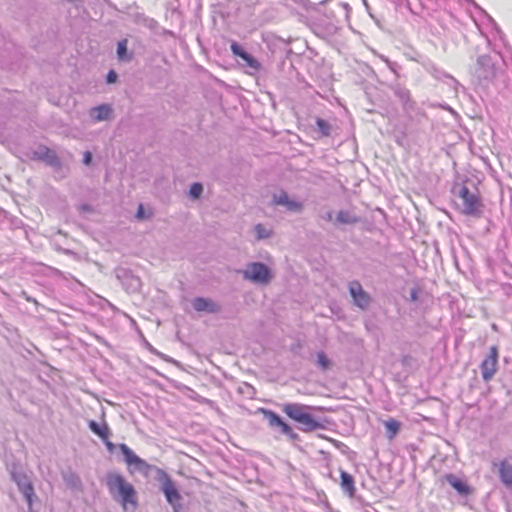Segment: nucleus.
Masks as SVG:
<instances>
[{"mask_svg":"<svg viewBox=\"0 0 512 512\" xmlns=\"http://www.w3.org/2000/svg\"><path fill=\"white\" fill-rule=\"evenodd\" d=\"M272 203L276 206H283L288 211L300 213L303 210V203L289 198L287 192L280 190L272 196Z\"/></svg>","mask_w":512,"mask_h":512,"instance_id":"obj_9","label":"nucleus"},{"mask_svg":"<svg viewBox=\"0 0 512 512\" xmlns=\"http://www.w3.org/2000/svg\"><path fill=\"white\" fill-rule=\"evenodd\" d=\"M127 39H122L117 44V56L119 60L129 61L131 60V56L127 53Z\"/></svg>","mask_w":512,"mask_h":512,"instance_id":"obj_24","label":"nucleus"},{"mask_svg":"<svg viewBox=\"0 0 512 512\" xmlns=\"http://www.w3.org/2000/svg\"><path fill=\"white\" fill-rule=\"evenodd\" d=\"M92 162V154L90 151H85L84 152V157H83V163L85 165H90Z\"/></svg>","mask_w":512,"mask_h":512,"instance_id":"obj_33","label":"nucleus"},{"mask_svg":"<svg viewBox=\"0 0 512 512\" xmlns=\"http://www.w3.org/2000/svg\"><path fill=\"white\" fill-rule=\"evenodd\" d=\"M63 480L66 486L73 490H80L82 486L81 479L77 474L72 471H67L63 473Z\"/></svg>","mask_w":512,"mask_h":512,"instance_id":"obj_21","label":"nucleus"},{"mask_svg":"<svg viewBox=\"0 0 512 512\" xmlns=\"http://www.w3.org/2000/svg\"><path fill=\"white\" fill-rule=\"evenodd\" d=\"M311 406L299 403H287L283 405V412L294 421L300 424L303 431H314L322 428L323 425L311 413Z\"/></svg>","mask_w":512,"mask_h":512,"instance_id":"obj_1","label":"nucleus"},{"mask_svg":"<svg viewBox=\"0 0 512 512\" xmlns=\"http://www.w3.org/2000/svg\"><path fill=\"white\" fill-rule=\"evenodd\" d=\"M34 156H35V158L45 162L47 165L51 166L52 168H55V169L62 168V161L58 157L57 153L54 150H52L46 146H43V145L39 146L34 151Z\"/></svg>","mask_w":512,"mask_h":512,"instance_id":"obj_11","label":"nucleus"},{"mask_svg":"<svg viewBox=\"0 0 512 512\" xmlns=\"http://www.w3.org/2000/svg\"><path fill=\"white\" fill-rule=\"evenodd\" d=\"M193 308L198 312L218 313L221 306L209 298L196 297L192 301Z\"/></svg>","mask_w":512,"mask_h":512,"instance_id":"obj_14","label":"nucleus"},{"mask_svg":"<svg viewBox=\"0 0 512 512\" xmlns=\"http://www.w3.org/2000/svg\"><path fill=\"white\" fill-rule=\"evenodd\" d=\"M203 192V186L201 183H193L191 186H190V190H189V195L194 198V199H197L201 196Z\"/></svg>","mask_w":512,"mask_h":512,"instance_id":"obj_30","label":"nucleus"},{"mask_svg":"<svg viewBox=\"0 0 512 512\" xmlns=\"http://www.w3.org/2000/svg\"><path fill=\"white\" fill-rule=\"evenodd\" d=\"M119 449L124 456L125 462L129 466H134L137 471L145 472L150 468V465L140 457H138L126 444H119Z\"/></svg>","mask_w":512,"mask_h":512,"instance_id":"obj_10","label":"nucleus"},{"mask_svg":"<svg viewBox=\"0 0 512 512\" xmlns=\"http://www.w3.org/2000/svg\"><path fill=\"white\" fill-rule=\"evenodd\" d=\"M459 197L462 199V211L464 214L470 216H479L481 214L482 204L480 199L478 195L471 192L468 187H461Z\"/></svg>","mask_w":512,"mask_h":512,"instance_id":"obj_6","label":"nucleus"},{"mask_svg":"<svg viewBox=\"0 0 512 512\" xmlns=\"http://www.w3.org/2000/svg\"><path fill=\"white\" fill-rule=\"evenodd\" d=\"M359 221L360 217L348 210H340L336 216V223L339 224H356Z\"/></svg>","mask_w":512,"mask_h":512,"instance_id":"obj_20","label":"nucleus"},{"mask_svg":"<svg viewBox=\"0 0 512 512\" xmlns=\"http://www.w3.org/2000/svg\"><path fill=\"white\" fill-rule=\"evenodd\" d=\"M321 218L326 221H332L333 219V212L331 210H327L324 213L321 214Z\"/></svg>","mask_w":512,"mask_h":512,"instance_id":"obj_34","label":"nucleus"},{"mask_svg":"<svg viewBox=\"0 0 512 512\" xmlns=\"http://www.w3.org/2000/svg\"><path fill=\"white\" fill-rule=\"evenodd\" d=\"M241 59L246 63L248 67H250L254 71H258L260 69L261 65L259 61L252 55H250L248 52Z\"/></svg>","mask_w":512,"mask_h":512,"instance_id":"obj_29","label":"nucleus"},{"mask_svg":"<svg viewBox=\"0 0 512 512\" xmlns=\"http://www.w3.org/2000/svg\"><path fill=\"white\" fill-rule=\"evenodd\" d=\"M143 216H144V209H143V206L140 204L138 207L137 213H136V218L142 219Z\"/></svg>","mask_w":512,"mask_h":512,"instance_id":"obj_38","label":"nucleus"},{"mask_svg":"<svg viewBox=\"0 0 512 512\" xmlns=\"http://www.w3.org/2000/svg\"><path fill=\"white\" fill-rule=\"evenodd\" d=\"M240 273L245 280L260 285H267L273 278L272 270L262 262H250Z\"/></svg>","mask_w":512,"mask_h":512,"instance_id":"obj_3","label":"nucleus"},{"mask_svg":"<svg viewBox=\"0 0 512 512\" xmlns=\"http://www.w3.org/2000/svg\"><path fill=\"white\" fill-rule=\"evenodd\" d=\"M477 65L479 69L477 70L478 76L484 79H487L494 74V66L491 60V57L488 55H481L477 59Z\"/></svg>","mask_w":512,"mask_h":512,"instance_id":"obj_16","label":"nucleus"},{"mask_svg":"<svg viewBox=\"0 0 512 512\" xmlns=\"http://www.w3.org/2000/svg\"><path fill=\"white\" fill-rule=\"evenodd\" d=\"M88 426H89L90 430L94 434H96L98 437H100L102 440H106V438H109L110 429L106 422L99 424L94 420H89Z\"/></svg>","mask_w":512,"mask_h":512,"instance_id":"obj_19","label":"nucleus"},{"mask_svg":"<svg viewBox=\"0 0 512 512\" xmlns=\"http://www.w3.org/2000/svg\"><path fill=\"white\" fill-rule=\"evenodd\" d=\"M254 231L256 233L257 240L267 239L272 235V230L268 229L265 225L261 223L255 225Z\"/></svg>","mask_w":512,"mask_h":512,"instance_id":"obj_25","label":"nucleus"},{"mask_svg":"<svg viewBox=\"0 0 512 512\" xmlns=\"http://www.w3.org/2000/svg\"><path fill=\"white\" fill-rule=\"evenodd\" d=\"M384 425L387 429L389 438H393L398 433L400 428V423L392 418L385 421Z\"/></svg>","mask_w":512,"mask_h":512,"instance_id":"obj_27","label":"nucleus"},{"mask_svg":"<svg viewBox=\"0 0 512 512\" xmlns=\"http://www.w3.org/2000/svg\"><path fill=\"white\" fill-rule=\"evenodd\" d=\"M316 126L322 136H329L331 133V125L322 118L316 119Z\"/></svg>","mask_w":512,"mask_h":512,"instance_id":"obj_28","label":"nucleus"},{"mask_svg":"<svg viewBox=\"0 0 512 512\" xmlns=\"http://www.w3.org/2000/svg\"><path fill=\"white\" fill-rule=\"evenodd\" d=\"M499 476L506 486H512V460L505 459L500 462Z\"/></svg>","mask_w":512,"mask_h":512,"instance_id":"obj_18","label":"nucleus"},{"mask_svg":"<svg viewBox=\"0 0 512 512\" xmlns=\"http://www.w3.org/2000/svg\"><path fill=\"white\" fill-rule=\"evenodd\" d=\"M418 292L419 290L417 288H412L410 290V300L415 302L418 300Z\"/></svg>","mask_w":512,"mask_h":512,"instance_id":"obj_35","label":"nucleus"},{"mask_svg":"<svg viewBox=\"0 0 512 512\" xmlns=\"http://www.w3.org/2000/svg\"><path fill=\"white\" fill-rule=\"evenodd\" d=\"M394 95L400 100L403 106V110L406 114H409L411 111H413L416 107V104L414 101L411 100L410 91L402 87L400 85H397L393 87Z\"/></svg>","mask_w":512,"mask_h":512,"instance_id":"obj_13","label":"nucleus"},{"mask_svg":"<svg viewBox=\"0 0 512 512\" xmlns=\"http://www.w3.org/2000/svg\"><path fill=\"white\" fill-rule=\"evenodd\" d=\"M106 485L113 498L120 500L123 505L136 504L135 489L122 475L118 473L107 474Z\"/></svg>","mask_w":512,"mask_h":512,"instance_id":"obj_2","label":"nucleus"},{"mask_svg":"<svg viewBox=\"0 0 512 512\" xmlns=\"http://www.w3.org/2000/svg\"><path fill=\"white\" fill-rule=\"evenodd\" d=\"M316 364L321 370L326 371L330 368L331 361L323 351H320L317 353Z\"/></svg>","mask_w":512,"mask_h":512,"instance_id":"obj_26","label":"nucleus"},{"mask_svg":"<svg viewBox=\"0 0 512 512\" xmlns=\"http://www.w3.org/2000/svg\"><path fill=\"white\" fill-rule=\"evenodd\" d=\"M230 49L235 56L240 58H242L247 53L236 41H232Z\"/></svg>","mask_w":512,"mask_h":512,"instance_id":"obj_31","label":"nucleus"},{"mask_svg":"<svg viewBox=\"0 0 512 512\" xmlns=\"http://www.w3.org/2000/svg\"><path fill=\"white\" fill-rule=\"evenodd\" d=\"M280 429H281V432L284 435H286L287 433H291L292 428L287 423L283 422L282 425L280 426Z\"/></svg>","mask_w":512,"mask_h":512,"instance_id":"obj_36","label":"nucleus"},{"mask_svg":"<svg viewBox=\"0 0 512 512\" xmlns=\"http://www.w3.org/2000/svg\"><path fill=\"white\" fill-rule=\"evenodd\" d=\"M349 292L353 298V302L361 309H366L371 303L370 295L363 289L358 281H351L349 283Z\"/></svg>","mask_w":512,"mask_h":512,"instance_id":"obj_8","label":"nucleus"},{"mask_svg":"<svg viewBox=\"0 0 512 512\" xmlns=\"http://www.w3.org/2000/svg\"><path fill=\"white\" fill-rule=\"evenodd\" d=\"M158 474L161 490L164 493L167 502L173 507L174 512H179L182 507L180 503L182 496L176 488L175 483L171 477L163 470H159Z\"/></svg>","mask_w":512,"mask_h":512,"instance_id":"obj_4","label":"nucleus"},{"mask_svg":"<svg viewBox=\"0 0 512 512\" xmlns=\"http://www.w3.org/2000/svg\"><path fill=\"white\" fill-rule=\"evenodd\" d=\"M262 411H263V414H264L266 420L268 421V423L271 427L280 428V426L282 425V423L284 421L277 413H275L271 410H266V409H263Z\"/></svg>","mask_w":512,"mask_h":512,"instance_id":"obj_23","label":"nucleus"},{"mask_svg":"<svg viewBox=\"0 0 512 512\" xmlns=\"http://www.w3.org/2000/svg\"><path fill=\"white\" fill-rule=\"evenodd\" d=\"M106 448L108 451L113 452L115 449V445L109 440V438H106V440H103Z\"/></svg>","mask_w":512,"mask_h":512,"instance_id":"obj_37","label":"nucleus"},{"mask_svg":"<svg viewBox=\"0 0 512 512\" xmlns=\"http://www.w3.org/2000/svg\"><path fill=\"white\" fill-rule=\"evenodd\" d=\"M155 24H156V22H155L153 19H150V20H149V27H151V28H152V27H154V26H155Z\"/></svg>","mask_w":512,"mask_h":512,"instance_id":"obj_40","label":"nucleus"},{"mask_svg":"<svg viewBox=\"0 0 512 512\" xmlns=\"http://www.w3.org/2000/svg\"><path fill=\"white\" fill-rule=\"evenodd\" d=\"M117 78H118L117 73H116L114 70H110V71L107 73V76H106V82H107L108 84L115 83V82L117 81Z\"/></svg>","mask_w":512,"mask_h":512,"instance_id":"obj_32","label":"nucleus"},{"mask_svg":"<svg viewBox=\"0 0 512 512\" xmlns=\"http://www.w3.org/2000/svg\"><path fill=\"white\" fill-rule=\"evenodd\" d=\"M340 485L344 493H346L349 497H353L356 492V488L354 485V478L348 472L341 470L340 471Z\"/></svg>","mask_w":512,"mask_h":512,"instance_id":"obj_17","label":"nucleus"},{"mask_svg":"<svg viewBox=\"0 0 512 512\" xmlns=\"http://www.w3.org/2000/svg\"><path fill=\"white\" fill-rule=\"evenodd\" d=\"M11 478L16 483L19 491L27 501L28 510L32 512V505L34 499L36 498V494L31 480L23 471L16 470L11 472Z\"/></svg>","mask_w":512,"mask_h":512,"instance_id":"obj_5","label":"nucleus"},{"mask_svg":"<svg viewBox=\"0 0 512 512\" xmlns=\"http://www.w3.org/2000/svg\"><path fill=\"white\" fill-rule=\"evenodd\" d=\"M498 366V349L496 346H491L489 353L482 360L480 369L481 376L485 382H489L497 372Z\"/></svg>","mask_w":512,"mask_h":512,"instance_id":"obj_7","label":"nucleus"},{"mask_svg":"<svg viewBox=\"0 0 512 512\" xmlns=\"http://www.w3.org/2000/svg\"><path fill=\"white\" fill-rule=\"evenodd\" d=\"M113 109L109 104H101L89 110L90 118L95 122L106 121L112 118Z\"/></svg>","mask_w":512,"mask_h":512,"instance_id":"obj_15","label":"nucleus"},{"mask_svg":"<svg viewBox=\"0 0 512 512\" xmlns=\"http://www.w3.org/2000/svg\"><path fill=\"white\" fill-rule=\"evenodd\" d=\"M446 481L459 493L464 494L467 492L468 488L467 486L454 474H447L445 476Z\"/></svg>","mask_w":512,"mask_h":512,"instance_id":"obj_22","label":"nucleus"},{"mask_svg":"<svg viewBox=\"0 0 512 512\" xmlns=\"http://www.w3.org/2000/svg\"><path fill=\"white\" fill-rule=\"evenodd\" d=\"M286 436L291 440H297L299 438L298 434L291 429V433H287Z\"/></svg>","mask_w":512,"mask_h":512,"instance_id":"obj_39","label":"nucleus"},{"mask_svg":"<svg viewBox=\"0 0 512 512\" xmlns=\"http://www.w3.org/2000/svg\"><path fill=\"white\" fill-rule=\"evenodd\" d=\"M115 274L118 280L130 289L131 291H136L140 288L141 281L138 277L134 276L129 270L125 268H117L115 270Z\"/></svg>","mask_w":512,"mask_h":512,"instance_id":"obj_12","label":"nucleus"}]
</instances>
